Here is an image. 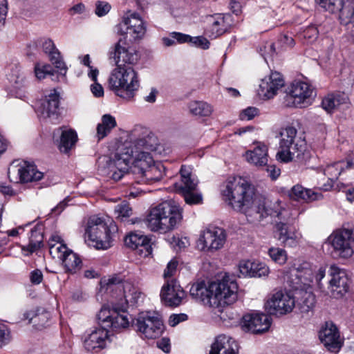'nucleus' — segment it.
Masks as SVG:
<instances>
[{"mask_svg":"<svg viewBox=\"0 0 354 354\" xmlns=\"http://www.w3.org/2000/svg\"><path fill=\"white\" fill-rule=\"evenodd\" d=\"M351 166V163L344 160L327 165L324 170V174L328 177L330 183L324 184L322 189L325 191L330 189L333 186V183L338 179L341 173L345 169H348Z\"/></svg>","mask_w":354,"mask_h":354,"instance_id":"c85d7f7f","label":"nucleus"},{"mask_svg":"<svg viewBox=\"0 0 354 354\" xmlns=\"http://www.w3.org/2000/svg\"><path fill=\"white\" fill-rule=\"evenodd\" d=\"M269 273L268 267L263 263L254 262L252 277H261L267 276Z\"/></svg>","mask_w":354,"mask_h":354,"instance_id":"864d4df0","label":"nucleus"},{"mask_svg":"<svg viewBox=\"0 0 354 354\" xmlns=\"http://www.w3.org/2000/svg\"><path fill=\"white\" fill-rule=\"evenodd\" d=\"M284 86V80L278 72H272L269 76L261 80L258 89L259 96L265 99L272 98L277 91Z\"/></svg>","mask_w":354,"mask_h":354,"instance_id":"4be33fe9","label":"nucleus"},{"mask_svg":"<svg viewBox=\"0 0 354 354\" xmlns=\"http://www.w3.org/2000/svg\"><path fill=\"white\" fill-rule=\"evenodd\" d=\"M297 131L293 127H286L280 131L279 149L277 157L283 162L295 161L305 163L310 158L304 140L297 137Z\"/></svg>","mask_w":354,"mask_h":354,"instance_id":"39448f33","label":"nucleus"},{"mask_svg":"<svg viewBox=\"0 0 354 354\" xmlns=\"http://www.w3.org/2000/svg\"><path fill=\"white\" fill-rule=\"evenodd\" d=\"M209 21L211 22L210 37L216 38L225 32L226 26L224 19L221 15H218L216 17H211Z\"/></svg>","mask_w":354,"mask_h":354,"instance_id":"c03bdc74","label":"nucleus"},{"mask_svg":"<svg viewBox=\"0 0 354 354\" xmlns=\"http://www.w3.org/2000/svg\"><path fill=\"white\" fill-rule=\"evenodd\" d=\"M209 354H239L238 344L231 337L220 335L212 344Z\"/></svg>","mask_w":354,"mask_h":354,"instance_id":"bb28decb","label":"nucleus"},{"mask_svg":"<svg viewBox=\"0 0 354 354\" xmlns=\"http://www.w3.org/2000/svg\"><path fill=\"white\" fill-rule=\"evenodd\" d=\"M7 0H0V28L3 26L8 10Z\"/></svg>","mask_w":354,"mask_h":354,"instance_id":"e2e57ef3","label":"nucleus"},{"mask_svg":"<svg viewBox=\"0 0 354 354\" xmlns=\"http://www.w3.org/2000/svg\"><path fill=\"white\" fill-rule=\"evenodd\" d=\"M49 59L52 64L58 69L60 70V74L65 75L67 67L62 59L59 50L56 48L48 54Z\"/></svg>","mask_w":354,"mask_h":354,"instance_id":"de8ad7c7","label":"nucleus"},{"mask_svg":"<svg viewBox=\"0 0 354 354\" xmlns=\"http://www.w3.org/2000/svg\"><path fill=\"white\" fill-rule=\"evenodd\" d=\"M253 265L254 262L250 261H241L239 265V270L240 274L243 277H252V272H253Z\"/></svg>","mask_w":354,"mask_h":354,"instance_id":"6e6d98bb","label":"nucleus"},{"mask_svg":"<svg viewBox=\"0 0 354 354\" xmlns=\"http://www.w3.org/2000/svg\"><path fill=\"white\" fill-rule=\"evenodd\" d=\"M313 93V86L307 82H297L293 83L289 93L286 96L288 105H290V101H292V104L295 106H306L310 104Z\"/></svg>","mask_w":354,"mask_h":354,"instance_id":"f3484780","label":"nucleus"},{"mask_svg":"<svg viewBox=\"0 0 354 354\" xmlns=\"http://www.w3.org/2000/svg\"><path fill=\"white\" fill-rule=\"evenodd\" d=\"M189 112L196 116H209L213 109L212 106L203 101H192L188 105Z\"/></svg>","mask_w":354,"mask_h":354,"instance_id":"58836bf2","label":"nucleus"},{"mask_svg":"<svg viewBox=\"0 0 354 354\" xmlns=\"http://www.w3.org/2000/svg\"><path fill=\"white\" fill-rule=\"evenodd\" d=\"M300 298H298L297 306L301 313H308L315 306V297L311 292L301 290L299 292Z\"/></svg>","mask_w":354,"mask_h":354,"instance_id":"4c0bfd02","label":"nucleus"},{"mask_svg":"<svg viewBox=\"0 0 354 354\" xmlns=\"http://www.w3.org/2000/svg\"><path fill=\"white\" fill-rule=\"evenodd\" d=\"M288 196L295 201H302L306 203L318 201L323 198L321 192L306 189L300 185L293 186L288 192Z\"/></svg>","mask_w":354,"mask_h":354,"instance_id":"cd10ccee","label":"nucleus"},{"mask_svg":"<svg viewBox=\"0 0 354 354\" xmlns=\"http://www.w3.org/2000/svg\"><path fill=\"white\" fill-rule=\"evenodd\" d=\"M178 266V261L175 259L171 260L164 272L165 278L170 277L175 273Z\"/></svg>","mask_w":354,"mask_h":354,"instance_id":"338daca9","label":"nucleus"},{"mask_svg":"<svg viewBox=\"0 0 354 354\" xmlns=\"http://www.w3.org/2000/svg\"><path fill=\"white\" fill-rule=\"evenodd\" d=\"M107 290L111 291L115 290L122 292V298L118 302L119 304H126V309L129 305L133 306L139 303L142 299L140 292L133 287L129 282H122V280L118 277H112L108 279L106 283Z\"/></svg>","mask_w":354,"mask_h":354,"instance_id":"2eb2a0df","label":"nucleus"},{"mask_svg":"<svg viewBox=\"0 0 354 354\" xmlns=\"http://www.w3.org/2000/svg\"><path fill=\"white\" fill-rule=\"evenodd\" d=\"M124 243L127 246L132 249H138L139 247L144 248L148 250L149 247V239L140 233H131L124 239Z\"/></svg>","mask_w":354,"mask_h":354,"instance_id":"e433bc0d","label":"nucleus"},{"mask_svg":"<svg viewBox=\"0 0 354 354\" xmlns=\"http://www.w3.org/2000/svg\"><path fill=\"white\" fill-rule=\"evenodd\" d=\"M115 118L110 114H105L102 117V121L97 126L96 137L98 140L105 138L111 130L116 127Z\"/></svg>","mask_w":354,"mask_h":354,"instance_id":"f704fd0d","label":"nucleus"},{"mask_svg":"<svg viewBox=\"0 0 354 354\" xmlns=\"http://www.w3.org/2000/svg\"><path fill=\"white\" fill-rule=\"evenodd\" d=\"M183 195L186 203L189 205L198 204L202 201V195L198 193H194L196 189H189L188 187L180 185L178 189Z\"/></svg>","mask_w":354,"mask_h":354,"instance_id":"49530a36","label":"nucleus"},{"mask_svg":"<svg viewBox=\"0 0 354 354\" xmlns=\"http://www.w3.org/2000/svg\"><path fill=\"white\" fill-rule=\"evenodd\" d=\"M339 18L341 24L344 25L354 22V1H344Z\"/></svg>","mask_w":354,"mask_h":354,"instance_id":"a19ab883","label":"nucleus"},{"mask_svg":"<svg viewBox=\"0 0 354 354\" xmlns=\"http://www.w3.org/2000/svg\"><path fill=\"white\" fill-rule=\"evenodd\" d=\"M54 238L50 239L48 242L49 252L53 259L62 260L65 254L70 250L66 244L62 242L53 243Z\"/></svg>","mask_w":354,"mask_h":354,"instance_id":"37998d69","label":"nucleus"},{"mask_svg":"<svg viewBox=\"0 0 354 354\" xmlns=\"http://www.w3.org/2000/svg\"><path fill=\"white\" fill-rule=\"evenodd\" d=\"M227 234L223 228L209 226L204 230L197 241V247L201 250L214 251L223 247Z\"/></svg>","mask_w":354,"mask_h":354,"instance_id":"4468645a","label":"nucleus"},{"mask_svg":"<svg viewBox=\"0 0 354 354\" xmlns=\"http://www.w3.org/2000/svg\"><path fill=\"white\" fill-rule=\"evenodd\" d=\"M53 139L60 151L67 153L77 142V135L73 129L59 127L53 131Z\"/></svg>","mask_w":354,"mask_h":354,"instance_id":"393cba45","label":"nucleus"},{"mask_svg":"<svg viewBox=\"0 0 354 354\" xmlns=\"http://www.w3.org/2000/svg\"><path fill=\"white\" fill-rule=\"evenodd\" d=\"M109 342L108 329L100 325V327L93 330L85 339L84 345L88 351L98 352L104 348Z\"/></svg>","mask_w":354,"mask_h":354,"instance_id":"b1692460","label":"nucleus"},{"mask_svg":"<svg viewBox=\"0 0 354 354\" xmlns=\"http://www.w3.org/2000/svg\"><path fill=\"white\" fill-rule=\"evenodd\" d=\"M259 53L262 57L266 59V57H273L276 53V49L274 44L270 41H266L259 48Z\"/></svg>","mask_w":354,"mask_h":354,"instance_id":"5fc2aeb1","label":"nucleus"},{"mask_svg":"<svg viewBox=\"0 0 354 354\" xmlns=\"http://www.w3.org/2000/svg\"><path fill=\"white\" fill-rule=\"evenodd\" d=\"M130 74V77H124V94L125 99L131 100L134 95L136 91H137L140 87V82L138 79V73L134 70L133 67L127 66L125 67L124 74Z\"/></svg>","mask_w":354,"mask_h":354,"instance_id":"473e14b6","label":"nucleus"},{"mask_svg":"<svg viewBox=\"0 0 354 354\" xmlns=\"http://www.w3.org/2000/svg\"><path fill=\"white\" fill-rule=\"evenodd\" d=\"M43 233L41 226L37 225L30 230L29 243L21 246V250L26 256H29L37 252L43 246Z\"/></svg>","mask_w":354,"mask_h":354,"instance_id":"7c9ffc66","label":"nucleus"},{"mask_svg":"<svg viewBox=\"0 0 354 354\" xmlns=\"http://www.w3.org/2000/svg\"><path fill=\"white\" fill-rule=\"evenodd\" d=\"M182 218L180 207L173 201H166L150 210L145 223L151 231L166 233L173 230Z\"/></svg>","mask_w":354,"mask_h":354,"instance_id":"20e7f679","label":"nucleus"},{"mask_svg":"<svg viewBox=\"0 0 354 354\" xmlns=\"http://www.w3.org/2000/svg\"><path fill=\"white\" fill-rule=\"evenodd\" d=\"M111 5L106 1H97L95 3V12L98 17H103L111 10Z\"/></svg>","mask_w":354,"mask_h":354,"instance_id":"13d9d810","label":"nucleus"},{"mask_svg":"<svg viewBox=\"0 0 354 354\" xmlns=\"http://www.w3.org/2000/svg\"><path fill=\"white\" fill-rule=\"evenodd\" d=\"M10 339V333L7 326L0 322V347L9 343Z\"/></svg>","mask_w":354,"mask_h":354,"instance_id":"bf43d9fd","label":"nucleus"},{"mask_svg":"<svg viewBox=\"0 0 354 354\" xmlns=\"http://www.w3.org/2000/svg\"><path fill=\"white\" fill-rule=\"evenodd\" d=\"M276 217V233L278 240L284 247L296 248L301 239V234L293 226L294 218L291 217L289 210L277 207L274 211Z\"/></svg>","mask_w":354,"mask_h":354,"instance_id":"6e6552de","label":"nucleus"},{"mask_svg":"<svg viewBox=\"0 0 354 354\" xmlns=\"http://www.w3.org/2000/svg\"><path fill=\"white\" fill-rule=\"evenodd\" d=\"M347 97H341L339 95H328L322 100V106L327 112L330 113L340 104L345 103Z\"/></svg>","mask_w":354,"mask_h":354,"instance_id":"79ce46f5","label":"nucleus"},{"mask_svg":"<svg viewBox=\"0 0 354 354\" xmlns=\"http://www.w3.org/2000/svg\"><path fill=\"white\" fill-rule=\"evenodd\" d=\"M268 173V176H270L272 180L277 179L280 175V169L277 168L274 165H266L262 167Z\"/></svg>","mask_w":354,"mask_h":354,"instance_id":"0e129e2a","label":"nucleus"},{"mask_svg":"<svg viewBox=\"0 0 354 354\" xmlns=\"http://www.w3.org/2000/svg\"><path fill=\"white\" fill-rule=\"evenodd\" d=\"M142 136L135 140L129 147L117 152L114 158L109 163V168L129 171L134 166L136 154L143 153L145 149L156 150L158 145L157 137L147 129H142Z\"/></svg>","mask_w":354,"mask_h":354,"instance_id":"7ed1b4c3","label":"nucleus"},{"mask_svg":"<svg viewBox=\"0 0 354 354\" xmlns=\"http://www.w3.org/2000/svg\"><path fill=\"white\" fill-rule=\"evenodd\" d=\"M329 288L333 297H342L348 290V277L346 272L337 266L330 267Z\"/></svg>","mask_w":354,"mask_h":354,"instance_id":"412c9836","label":"nucleus"},{"mask_svg":"<svg viewBox=\"0 0 354 354\" xmlns=\"http://www.w3.org/2000/svg\"><path fill=\"white\" fill-rule=\"evenodd\" d=\"M119 32L124 37H129L130 41H136L143 37L146 32V26L143 20L136 12L129 11L119 25Z\"/></svg>","mask_w":354,"mask_h":354,"instance_id":"dca6fc26","label":"nucleus"},{"mask_svg":"<svg viewBox=\"0 0 354 354\" xmlns=\"http://www.w3.org/2000/svg\"><path fill=\"white\" fill-rule=\"evenodd\" d=\"M18 174L20 180L24 183L39 180L43 177V173L38 171L35 165L27 162L18 169Z\"/></svg>","mask_w":354,"mask_h":354,"instance_id":"72a5a7b5","label":"nucleus"},{"mask_svg":"<svg viewBox=\"0 0 354 354\" xmlns=\"http://www.w3.org/2000/svg\"><path fill=\"white\" fill-rule=\"evenodd\" d=\"M186 40V43H192L196 46L201 47L203 49H207L209 47V41L202 36L192 37L189 35V39Z\"/></svg>","mask_w":354,"mask_h":354,"instance_id":"4d7b16f0","label":"nucleus"},{"mask_svg":"<svg viewBox=\"0 0 354 354\" xmlns=\"http://www.w3.org/2000/svg\"><path fill=\"white\" fill-rule=\"evenodd\" d=\"M30 282L33 284H39L43 280L42 272L39 269L32 270L30 274Z\"/></svg>","mask_w":354,"mask_h":354,"instance_id":"774afa93","label":"nucleus"},{"mask_svg":"<svg viewBox=\"0 0 354 354\" xmlns=\"http://www.w3.org/2000/svg\"><path fill=\"white\" fill-rule=\"evenodd\" d=\"M224 200L235 211L244 214L250 222L261 221L268 215L276 216L274 211L280 203L277 201L274 208L268 209L264 204L254 201V187L245 178L234 176L227 182L223 191Z\"/></svg>","mask_w":354,"mask_h":354,"instance_id":"f257e3e1","label":"nucleus"},{"mask_svg":"<svg viewBox=\"0 0 354 354\" xmlns=\"http://www.w3.org/2000/svg\"><path fill=\"white\" fill-rule=\"evenodd\" d=\"M259 113L256 107L249 106L243 110L239 115V118L242 120H250L254 118Z\"/></svg>","mask_w":354,"mask_h":354,"instance_id":"052dcab7","label":"nucleus"},{"mask_svg":"<svg viewBox=\"0 0 354 354\" xmlns=\"http://www.w3.org/2000/svg\"><path fill=\"white\" fill-rule=\"evenodd\" d=\"M186 293L176 280H167L160 292L162 303L169 307L178 306L185 297Z\"/></svg>","mask_w":354,"mask_h":354,"instance_id":"a211bd4d","label":"nucleus"},{"mask_svg":"<svg viewBox=\"0 0 354 354\" xmlns=\"http://www.w3.org/2000/svg\"><path fill=\"white\" fill-rule=\"evenodd\" d=\"M237 290L236 281L227 277L218 282L197 281L192 285L189 294L196 301L222 312L225 306L236 301Z\"/></svg>","mask_w":354,"mask_h":354,"instance_id":"f03ea898","label":"nucleus"},{"mask_svg":"<svg viewBox=\"0 0 354 354\" xmlns=\"http://www.w3.org/2000/svg\"><path fill=\"white\" fill-rule=\"evenodd\" d=\"M344 1V0H316L322 8L331 13L339 12Z\"/></svg>","mask_w":354,"mask_h":354,"instance_id":"09e8293b","label":"nucleus"},{"mask_svg":"<svg viewBox=\"0 0 354 354\" xmlns=\"http://www.w3.org/2000/svg\"><path fill=\"white\" fill-rule=\"evenodd\" d=\"M318 30H317V28L315 26H309L304 31V37L306 39H308V41L309 42H313L315 40H316V39L318 37Z\"/></svg>","mask_w":354,"mask_h":354,"instance_id":"680f3d73","label":"nucleus"},{"mask_svg":"<svg viewBox=\"0 0 354 354\" xmlns=\"http://www.w3.org/2000/svg\"><path fill=\"white\" fill-rule=\"evenodd\" d=\"M319 338L330 352L337 353L343 344L337 326L333 322H326L319 332Z\"/></svg>","mask_w":354,"mask_h":354,"instance_id":"6ab92c4d","label":"nucleus"},{"mask_svg":"<svg viewBox=\"0 0 354 354\" xmlns=\"http://www.w3.org/2000/svg\"><path fill=\"white\" fill-rule=\"evenodd\" d=\"M241 324L245 330L258 334L267 331L271 321L270 317L264 313H251L243 317Z\"/></svg>","mask_w":354,"mask_h":354,"instance_id":"aec40b11","label":"nucleus"},{"mask_svg":"<svg viewBox=\"0 0 354 354\" xmlns=\"http://www.w3.org/2000/svg\"><path fill=\"white\" fill-rule=\"evenodd\" d=\"M145 149L143 153L136 154L131 173L138 184H152L160 181L165 175V166L161 162L153 163L150 151Z\"/></svg>","mask_w":354,"mask_h":354,"instance_id":"0eeeda50","label":"nucleus"},{"mask_svg":"<svg viewBox=\"0 0 354 354\" xmlns=\"http://www.w3.org/2000/svg\"><path fill=\"white\" fill-rule=\"evenodd\" d=\"M66 272L74 274L77 272L82 267V262L80 257L70 250L62 260Z\"/></svg>","mask_w":354,"mask_h":354,"instance_id":"c9c22d12","label":"nucleus"},{"mask_svg":"<svg viewBox=\"0 0 354 354\" xmlns=\"http://www.w3.org/2000/svg\"><path fill=\"white\" fill-rule=\"evenodd\" d=\"M114 212L116 219L122 222L131 216L132 209L127 201H122L115 206Z\"/></svg>","mask_w":354,"mask_h":354,"instance_id":"a18cd8bd","label":"nucleus"},{"mask_svg":"<svg viewBox=\"0 0 354 354\" xmlns=\"http://www.w3.org/2000/svg\"><path fill=\"white\" fill-rule=\"evenodd\" d=\"M328 241L337 255L344 259L351 257L354 252V228H344L331 234Z\"/></svg>","mask_w":354,"mask_h":354,"instance_id":"ddd939ff","label":"nucleus"},{"mask_svg":"<svg viewBox=\"0 0 354 354\" xmlns=\"http://www.w3.org/2000/svg\"><path fill=\"white\" fill-rule=\"evenodd\" d=\"M97 319L100 325L115 330L129 325L125 304L113 303L111 308L103 306L97 315Z\"/></svg>","mask_w":354,"mask_h":354,"instance_id":"1a4fd4ad","label":"nucleus"},{"mask_svg":"<svg viewBox=\"0 0 354 354\" xmlns=\"http://www.w3.org/2000/svg\"><path fill=\"white\" fill-rule=\"evenodd\" d=\"M189 39V35L180 32H174L167 37L162 38V43L166 46H171L175 45L176 43L183 44L186 43Z\"/></svg>","mask_w":354,"mask_h":354,"instance_id":"8fccbe9b","label":"nucleus"},{"mask_svg":"<svg viewBox=\"0 0 354 354\" xmlns=\"http://www.w3.org/2000/svg\"><path fill=\"white\" fill-rule=\"evenodd\" d=\"M118 227L115 222L93 215L89 217L86 229L91 244L98 250H106L113 245V236Z\"/></svg>","mask_w":354,"mask_h":354,"instance_id":"423d86ee","label":"nucleus"},{"mask_svg":"<svg viewBox=\"0 0 354 354\" xmlns=\"http://www.w3.org/2000/svg\"><path fill=\"white\" fill-rule=\"evenodd\" d=\"M109 59L113 60L117 66L126 67V64L133 65L140 59L138 51L130 46L125 37H121L111 47L109 53Z\"/></svg>","mask_w":354,"mask_h":354,"instance_id":"9b49d317","label":"nucleus"},{"mask_svg":"<svg viewBox=\"0 0 354 354\" xmlns=\"http://www.w3.org/2000/svg\"><path fill=\"white\" fill-rule=\"evenodd\" d=\"M133 326L142 337L148 339L160 337L164 330L162 319L149 312L140 313Z\"/></svg>","mask_w":354,"mask_h":354,"instance_id":"9d476101","label":"nucleus"},{"mask_svg":"<svg viewBox=\"0 0 354 354\" xmlns=\"http://www.w3.org/2000/svg\"><path fill=\"white\" fill-rule=\"evenodd\" d=\"M268 254L273 261L283 265L287 261V253L285 250L279 248H271L268 250Z\"/></svg>","mask_w":354,"mask_h":354,"instance_id":"3c124183","label":"nucleus"},{"mask_svg":"<svg viewBox=\"0 0 354 354\" xmlns=\"http://www.w3.org/2000/svg\"><path fill=\"white\" fill-rule=\"evenodd\" d=\"M34 71L35 77L38 80H41L44 79L46 75H53L54 70L49 64L41 65L39 64H36L35 65Z\"/></svg>","mask_w":354,"mask_h":354,"instance_id":"603ef678","label":"nucleus"},{"mask_svg":"<svg viewBox=\"0 0 354 354\" xmlns=\"http://www.w3.org/2000/svg\"><path fill=\"white\" fill-rule=\"evenodd\" d=\"M279 43L282 49H286L289 47H292L295 44V41L292 37L283 35L279 37Z\"/></svg>","mask_w":354,"mask_h":354,"instance_id":"69168bd1","label":"nucleus"},{"mask_svg":"<svg viewBox=\"0 0 354 354\" xmlns=\"http://www.w3.org/2000/svg\"><path fill=\"white\" fill-rule=\"evenodd\" d=\"M125 67L117 66L111 73L109 79V86L117 95L125 99L124 77H130V74H124Z\"/></svg>","mask_w":354,"mask_h":354,"instance_id":"c756f323","label":"nucleus"},{"mask_svg":"<svg viewBox=\"0 0 354 354\" xmlns=\"http://www.w3.org/2000/svg\"><path fill=\"white\" fill-rule=\"evenodd\" d=\"M295 306V297L289 292L279 290L270 295L266 303V310L275 315H283L293 310Z\"/></svg>","mask_w":354,"mask_h":354,"instance_id":"f8f14e48","label":"nucleus"},{"mask_svg":"<svg viewBox=\"0 0 354 354\" xmlns=\"http://www.w3.org/2000/svg\"><path fill=\"white\" fill-rule=\"evenodd\" d=\"M286 279L292 289L297 290L301 288V284L307 285L313 281L314 274L313 270L306 263L297 268H292L289 274L286 275Z\"/></svg>","mask_w":354,"mask_h":354,"instance_id":"5701e85b","label":"nucleus"},{"mask_svg":"<svg viewBox=\"0 0 354 354\" xmlns=\"http://www.w3.org/2000/svg\"><path fill=\"white\" fill-rule=\"evenodd\" d=\"M181 176V182L180 183H176V188L178 189L179 187H188L190 189H196L198 185V180L192 176L191 172V168L189 167L183 165L180 170Z\"/></svg>","mask_w":354,"mask_h":354,"instance_id":"ea45409f","label":"nucleus"},{"mask_svg":"<svg viewBox=\"0 0 354 354\" xmlns=\"http://www.w3.org/2000/svg\"><path fill=\"white\" fill-rule=\"evenodd\" d=\"M245 156L250 163L257 167L266 166L268 163V147L263 143H258L253 150L246 152Z\"/></svg>","mask_w":354,"mask_h":354,"instance_id":"2f4dec72","label":"nucleus"},{"mask_svg":"<svg viewBox=\"0 0 354 354\" xmlns=\"http://www.w3.org/2000/svg\"><path fill=\"white\" fill-rule=\"evenodd\" d=\"M59 95L55 90L45 97L39 107L41 116L48 118L53 122L57 120L59 115Z\"/></svg>","mask_w":354,"mask_h":354,"instance_id":"a878e982","label":"nucleus"}]
</instances>
